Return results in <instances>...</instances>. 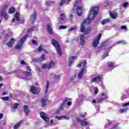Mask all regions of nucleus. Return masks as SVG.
Wrapping results in <instances>:
<instances>
[{
	"label": "nucleus",
	"instance_id": "14",
	"mask_svg": "<svg viewBox=\"0 0 129 129\" xmlns=\"http://www.w3.org/2000/svg\"><path fill=\"white\" fill-rule=\"evenodd\" d=\"M112 124V121L109 120H106V123L105 124V128H107V127H110Z\"/></svg>",
	"mask_w": 129,
	"mask_h": 129
},
{
	"label": "nucleus",
	"instance_id": "33",
	"mask_svg": "<svg viewBox=\"0 0 129 129\" xmlns=\"http://www.w3.org/2000/svg\"><path fill=\"white\" fill-rule=\"evenodd\" d=\"M16 12V10L14 8H11L9 10V14H14Z\"/></svg>",
	"mask_w": 129,
	"mask_h": 129
},
{
	"label": "nucleus",
	"instance_id": "26",
	"mask_svg": "<svg viewBox=\"0 0 129 129\" xmlns=\"http://www.w3.org/2000/svg\"><path fill=\"white\" fill-rule=\"evenodd\" d=\"M19 105V103H15L14 104V106L12 107L11 110L12 111H15L16 109L18 108V106Z\"/></svg>",
	"mask_w": 129,
	"mask_h": 129
},
{
	"label": "nucleus",
	"instance_id": "23",
	"mask_svg": "<svg viewBox=\"0 0 129 129\" xmlns=\"http://www.w3.org/2000/svg\"><path fill=\"white\" fill-rule=\"evenodd\" d=\"M110 19H106L102 20L101 24L102 25H106V24H108V23H110Z\"/></svg>",
	"mask_w": 129,
	"mask_h": 129
},
{
	"label": "nucleus",
	"instance_id": "8",
	"mask_svg": "<svg viewBox=\"0 0 129 129\" xmlns=\"http://www.w3.org/2000/svg\"><path fill=\"white\" fill-rule=\"evenodd\" d=\"M37 17V13L36 11L33 12V14L30 17V20L32 23V24H34L35 23V21H36V18Z\"/></svg>",
	"mask_w": 129,
	"mask_h": 129
},
{
	"label": "nucleus",
	"instance_id": "63",
	"mask_svg": "<svg viewBox=\"0 0 129 129\" xmlns=\"http://www.w3.org/2000/svg\"><path fill=\"white\" fill-rule=\"evenodd\" d=\"M27 69L28 71H32V69H31V67L30 66H27Z\"/></svg>",
	"mask_w": 129,
	"mask_h": 129
},
{
	"label": "nucleus",
	"instance_id": "11",
	"mask_svg": "<svg viewBox=\"0 0 129 129\" xmlns=\"http://www.w3.org/2000/svg\"><path fill=\"white\" fill-rule=\"evenodd\" d=\"M15 40L14 39V38H12L10 41L7 44L8 47L9 48H12L13 47V45L14 44H15Z\"/></svg>",
	"mask_w": 129,
	"mask_h": 129
},
{
	"label": "nucleus",
	"instance_id": "15",
	"mask_svg": "<svg viewBox=\"0 0 129 129\" xmlns=\"http://www.w3.org/2000/svg\"><path fill=\"white\" fill-rule=\"evenodd\" d=\"M71 0H61L59 4V7H62L63 5H69V3Z\"/></svg>",
	"mask_w": 129,
	"mask_h": 129
},
{
	"label": "nucleus",
	"instance_id": "42",
	"mask_svg": "<svg viewBox=\"0 0 129 129\" xmlns=\"http://www.w3.org/2000/svg\"><path fill=\"white\" fill-rule=\"evenodd\" d=\"M33 31H34V28H31L28 29L27 30V33L28 34H30V33H32V32H33Z\"/></svg>",
	"mask_w": 129,
	"mask_h": 129
},
{
	"label": "nucleus",
	"instance_id": "21",
	"mask_svg": "<svg viewBox=\"0 0 129 129\" xmlns=\"http://www.w3.org/2000/svg\"><path fill=\"white\" fill-rule=\"evenodd\" d=\"M86 63V60H84V61L80 62L78 64V67H83L82 68H84V69H85Z\"/></svg>",
	"mask_w": 129,
	"mask_h": 129
},
{
	"label": "nucleus",
	"instance_id": "25",
	"mask_svg": "<svg viewBox=\"0 0 129 129\" xmlns=\"http://www.w3.org/2000/svg\"><path fill=\"white\" fill-rule=\"evenodd\" d=\"M41 102L42 103V107H45L46 105H47V102L46 99L42 98L41 99Z\"/></svg>",
	"mask_w": 129,
	"mask_h": 129
},
{
	"label": "nucleus",
	"instance_id": "46",
	"mask_svg": "<svg viewBox=\"0 0 129 129\" xmlns=\"http://www.w3.org/2000/svg\"><path fill=\"white\" fill-rule=\"evenodd\" d=\"M98 92V88L97 87H95L94 94H97Z\"/></svg>",
	"mask_w": 129,
	"mask_h": 129
},
{
	"label": "nucleus",
	"instance_id": "53",
	"mask_svg": "<svg viewBox=\"0 0 129 129\" xmlns=\"http://www.w3.org/2000/svg\"><path fill=\"white\" fill-rule=\"evenodd\" d=\"M108 56V53H106L103 55V59H104V58H106Z\"/></svg>",
	"mask_w": 129,
	"mask_h": 129
},
{
	"label": "nucleus",
	"instance_id": "56",
	"mask_svg": "<svg viewBox=\"0 0 129 129\" xmlns=\"http://www.w3.org/2000/svg\"><path fill=\"white\" fill-rule=\"evenodd\" d=\"M42 50V45H40L39 47H38V52H41Z\"/></svg>",
	"mask_w": 129,
	"mask_h": 129
},
{
	"label": "nucleus",
	"instance_id": "54",
	"mask_svg": "<svg viewBox=\"0 0 129 129\" xmlns=\"http://www.w3.org/2000/svg\"><path fill=\"white\" fill-rule=\"evenodd\" d=\"M45 60V54H42L41 57V61H44Z\"/></svg>",
	"mask_w": 129,
	"mask_h": 129
},
{
	"label": "nucleus",
	"instance_id": "49",
	"mask_svg": "<svg viewBox=\"0 0 129 129\" xmlns=\"http://www.w3.org/2000/svg\"><path fill=\"white\" fill-rule=\"evenodd\" d=\"M61 77V76L60 75H56L54 76V79L56 80H59V79Z\"/></svg>",
	"mask_w": 129,
	"mask_h": 129
},
{
	"label": "nucleus",
	"instance_id": "31",
	"mask_svg": "<svg viewBox=\"0 0 129 129\" xmlns=\"http://www.w3.org/2000/svg\"><path fill=\"white\" fill-rule=\"evenodd\" d=\"M128 110V108H125V109H120L119 112L120 113H123L124 112H126Z\"/></svg>",
	"mask_w": 129,
	"mask_h": 129
},
{
	"label": "nucleus",
	"instance_id": "39",
	"mask_svg": "<svg viewBox=\"0 0 129 129\" xmlns=\"http://www.w3.org/2000/svg\"><path fill=\"white\" fill-rule=\"evenodd\" d=\"M48 64H44L42 66V69H48Z\"/></svg>",
	"mask_w": 129,
	"mask_h": 129
},
{
	"label": "nucleus",
	"instance_id": "3",
	"mask_svg": "<svg viewBox=\"0 0 129 129\" xmlns=\"http://www.w3.org/2000/svg\"><path fill=\"white\" fill-rule=\"evenodd\" d=\"M28 37V34H26L25 36L23 37L19 41H18L17 44L15 46V49L17 50H21L24 46V42Z\"/></svg>",
	"mask_w": 129,
	"mask_h": 129
},
{
	"label": "nucleus",
	"instance_id": "38",
	"mask_svg": "<svg viewBox=\"0 0 129 129\" xmlns=\"http://www.w3.org/2000/svg\"><path fill=\"white\" fill-rule=\"evenodd\" d=\"M127 7H128V3L125 2V3H123V4H122L123 8H127Z\"/></svg>",
	"mask_w": 129,
	"mask_h": 129
},
{
	"label": "nucleus",
	"instance_id": "28",
	"mask_svg": "<svg viewBox=\"0 0 129 129\" xmlns=\"http://www.w3.org/2000/svg\"><path fill=\"white\" fill-rule=\"evenodd\" d=\"M48 64V69H51V68H52L53 67V66H54V65H55V63H54L53 61H50L49 64Z\"/></svg>",
	"mask_w": 129,
	"mask_h": 129
},
{
	"label": "nucleus",
	"instance_id": "52",
	"mask_svg": "<svg viewBox=\"0 0 129 129\" xmlns=\"http://www.w3.org/2000/svg\"><path fill=\"white\" fill-rule=\"evenodd\" d=\"M81 101H82V99H81L80 97L77 99V102L78 103H79V102H81Z\"/></svg>",
	"mask_w": 129,
	"mask_h": 129
},
{
	"label": "nucleus",
	"instance_id": "5",
	"mask_svg": "<svg viewBox=\"0 0 129 129\" xmlns=\"http://www.w3.org/2000/svg\"><path fill=\"white\" fill-rule=\"evenodd\" d=\"M40 117H41V118L43 119L44 121H46V122H48V121H49V116H48V114L47 113L41 111L40 112Z\"/></svg>",
	"mask_w": 129,
	"mask_h": 129
},
{
	"label": "nucleus",
	"instance_id": "61",
	"mask_svg": "<svg viewBox=\"0 0 129 129\" xmlns=\"http://www.w3.org/2000/svg\"><path fill=\"white\" fill-rule=\"evenodd\" d=\"M55 118H57V119H60V118H62V116H55Z\"/></svg>",
	"mask_w": 129,
	"mask_h": 129
},
{
	"label": "nucleus",
	"instance_id": "48",
	"mask_svg": "<svg viewBox=\"0 0 129 129\" xmlns=\"http://www.w3.org/2000/svg\"><path fill=\"white\" fill-rule=\"evenodd\" d=\"M62 118L63 119H66V120H68L70 119V117H68V116H62Z\"/></svg>",
	"mask_w": 129,
	"mask_h": 129
},
{
	"label": "nucleus",
	"instance_id": "13",
	"mask_svg": "<svg viewBox=\"0 0 129 129\" xmlns=\"http://www.w3.org/2000/svg\"><path fill=\"white\" fill-rule=\"evenodd\" d=\"M83 72H84V67L82 68V71L79 73L78 75V79H82L83 78V75H84Z\"/></svg>",
	"mask_w": 129,
	"mask_h": 129
},
{
	"label": "nucleus",
	"instance_id": "60",
	"mask_svg": "<svg viewBox=\"0 0 129 129\" xmlns=\"http://www.w3.org/2000/svg\"><path fill=\"white\" fill-rule=\"evenodd\" d=\"M109 14H110V16L111 17V18L112 19H113V13L110 12V11H109Z\"/></svg>",
	"mask_w": 129,
	"mask_h": 129
},
{
	"label": "nucleus",
	"instance_id": "6",
	"mask_svg": "<svg viewBox=\"0 0 129 129\" xmlns=\"http://www.w3.org/2000/svg\"><path fill=\"white\" fill-rule=\"evenodd\" d=\"M30 91L33 93V94H38V93L40 92V89L34 86H32L30 88Z\"/></svg>",
	"mask_w": 129,
	"mask_h": 129
},
{
	"label": "nucleus",
	"instance_id": "44",
	"mask_svg": "<svg viewBox=\"0 0 129 129\" xmlns=\"http://www.w3.org/2000/svg\"><path fill=\"white\" fill-rule=\"evenodd\" d=\"M118 15L117 14V13H115V12H113V19H115L116 18H117Z\"/></svg>",
	"mask_w": 129,
	"mask_h": 129
},
{
	"label": "nucleus",
	"instance_id": "40",
	"mask_svg": "<svg viewBox=\"0 0 129 129\" xmlns=\"http://www.w3.org/2000/svg\"><path fill=\"white\" fill-rule=\"evenodd\" d=\"M64 105H65V104H64V103H62L61 104V105L59 106V110H62L63 109V108H64Z\"/></svg>",
	"mask_w": 129,
	"mask_h": 129
},
{
	"label": "nucleus",
	"instance_id": "36",
	"mask_svg": "<svg viewBox=\"0 0 129 129\" xmlns=\"http://www.w3.org/2000/svg\"><path fill=\"white\" fill-rule=\"evenodd\" d=\"M76 29H77V26H73L69 30V32H72V31L76 30Z\"/></svg>",
	"mask_w": 129,
	"mask_h": 129
},
{
	"label": "nucleus",
	"instance_id": "16",
	"mask_svg": "<svg viewBox=\"0 0 129 129\" xmlns=\"http://www.w3.org/2000/svg\"><path fill=\"white\" fill-rule=\"evenodd\" d=\"M77 13L78 16H81V14H82V8L80 6H78L77 7Z\"/></svg>",
	"mask_w": 129,
	"mask_h": 129
},
{
	"label": "nucleus",
	"instance_id": "20",
	"mask_svg": "<svg viewBox=\"0 0 129 129\" xmlns=\"http://www.w3.org/2000/svg\"><path fill=\"white\" fill-rule=\"evenodd\" d=\"M1 16L4 17L5 20H8V19H9V16H8V14L6 13V11H1Z\"/></svg>",
	"mask_w": 129,
	"mask_h": 129
},
{
	"label": "nucleus",
	"instance_id": "43",
	"mask_svg": "<svg viewBox=\"0 0 129 129\" xmlns=\"http://www.w3.org/2000/svg\"><path fill=\"white\" fill-rule=\"evenodd\" d=\"M67 28V27H66V26L64 25H60L59 27V29H62V30H64V29H66Z\"/></svg>",
	"mask_w": 129,
	"mask_h": 129
},
{
	"label": "nucleus",
	"instance_id": "1",
	"mask_svg": "<svg viewBox=\"0 0 129 129\" xmlns=\"http://www.w3.org/2000/svg\"><path fill=\"white\" fill-rule=\"evenodd\" d=\"M98 12V8L96 7H93L91 8L89 12V15L88 18L84 21L81 25L80 30L81 33H84L86 35H87L89 32L91 31V28L88 27L87 29H85L86 25H89L92 22L94 18H95L97 16V12Z\"/></svg>",
	"mask_w": 129,
	"mask_h": 129
},
{
	"label": "nucleus",
	"instance_id": "50",
	"mask_svg": "<svg viewBox=\"0 0 129 129\" xmlns=\"http://www.w3.org/2000/svg\"><path fill=\"white\" fill-rule=\"evenodd\" d=\"M31 43H32V44H33V45H37L38 44V42L35 40H32L31 41Z\"/></svg>",
	"mask_w": 129,
	"mask_h": 129
},
{
	"label": "nucleus",
	"instance_id": "18",
	"mask_svg": "<svg viewBox=\"0 0 129 129\" xmlns=\"http://www.w3.org/2000/svg\"><path fill=\"white\" fill-rule=\"evenodd\" d=\"M76 58H77V56H72L70 58V60L69 61V67H71V65H72V63L74 62V59H76Z\"/></svg>",
	"mask_w": 129,
	"mask_h": 129
},
{
	"label": "nucleus",
	"instance_id": "37",
	"mask_svg": "<svg viewBox=\"0 0 129 129\" xmlns=\"http://www.w3.org/2000/svg\"><path fill=\"white\" fill-rule=\"evenodd\" d=\"M70 100L71 99L70 98H66L63 99V102L62 103H64V104H65L66 102H69V101H70Z\"/></svg>",
	"mask_w": 129,
	"mask_h": 129
},
{
	"label": "nucleus",
	"instance_id": "7",
	"mask_svg": "<svg viewBox=\"0 0 129 129\" xmlns=\"http://www.w3.org/2000/svg\"><path fill=\"white\" fill-rule=\"evenodd\" d=\"M102 79V75H99L97 76L95 78L92 79V80H91V83H93V82H98L100 81V80H101Z\"/></svg>",
	"mask_w": 129,
	"mask_h": 129
},
{
	"label": "nucleus",
	"instance_id": "9",
	"mask_svg": "<svg viewBox=\"0 0 129 129\" xmlns=\"http://www.w3.org/2000/svg\"><path fill=\"white\" fill-rule=\"evenodd\" d=\"M77 120L79 122H80L81 125L84 126H85V125H88V124H89V122L86 121V119H84V121H82V120H80V119L77 118Z\"/></svg>",
	"mask_w": 129,
	"mask_h": 129
},
{
	"label": "nucleus",
	"instance_id": "35",
	"mask_svg": "<svg viewBox=\"0 0 129 129\" xmlns=\"http://www.w3.org/2000/svg\"><path fill=\"white\" fill-rule=\"evenodd\" d=\"M117 44H122L123 45H125L126 44V42L125 41L122 40V41H119L117 42Z\"/></svg>",
	"mask_w": 129,
	"mask_h": 129
},
{
	"label": "nucleus",
	"instance_id": "22",
	"mask_svg": "<svg viewBox=\"0 0 129 129\" xmlns=\"http://www.w3.org/2000/svg\"><path fill=\"white\" fill-rule=\"evenodd\" d=\"M107 96H106V95H104V94H102V98L98 100V102H102L103 100L107 99Z\"/></svg>",
	"mask_w": 129,
	"mask_h": 129
},
{
	"label": "nucleus",
	"instance_id": "62",
	"mask_svg": "<svg viewBox=\"0 0 129 129\" xmlns=\"http://www.w3.org/2000/svg\"><path fill=\"white\" fill-rule=\"evenodd\" d=\"M121 29H122V30H126V26H121Z\"/></svg>",
	"mask_w": 129,
	"mask_h": 129
},
{
	"label": "nucleus",
	"instance_id": "17",
	"mask_svg": "<svg viewBox=\"0 0 129 129\" xmlns=\"http://www.w3.org/2000/svg\"><path fill=\"white\" fill-rule=\"evenodd\" d=\"M60 22H66V15L65 13H62L60 16Z\"/></svg>",
	"mask_w": 129,
	"mask_h": 129
},
{
	"label": "nucleus",
	"instance_id": "19",
	"mask_svg": "<svg viewBox=\"0 0 129 129\" xmlns=\"http://www.w3.org/2000/svg\"><path fill=\"white\" fill-rule=\"evenodd\" d=\"M46 28L49 34H53V31L52 30V28H51V24H47L46 25Z\"/></svg>",
	"mask_w": 129,
	"mask_h": 129
},
{
	"label": "nucleus",
	"instance_id": "41",
	"mask_svg": "<svg viewBox=\"0 0 129 129\" xmlns=\"http://www.w3.org/2000/svg\"><path fill=\"white\" fill-rule=\"evenodd\" d=\"M107 65L109 67H112L113 66V62L112 61H109L107 63Z\"/></svg>",
	"mask_w": 129,
	"mask_h": 129
},
{
	"label": "nucleus",
	"instance_id": "2",
	"mask_svg": "<svg viewBox=\"0 0 129 129\" xmlns=\"http://www.w3.org/2000/svg\"><path fill=\"white\" fill-rule=\"evenodd\" d=\"M51 43L52 45L55 48V50L57 51V54L59 55V56H61L62 50H61V46H60L59 42L57 41L55 39H52Z\"/></svg>",
	"mask_w": 129,
	"mask_h": 129
},
{
	"label": "nucleus",
	"instance_id": "57",
	"mask_svg": "<svg viewBox=\"0 0 129 129\" xmlns=\"http://www.w3.org/2000/svg\"><path fill=\"white\" fill-rule=\"evenodd\" d=\"M33 61H34V62H39V61H40V59L38 58H36L33 59Z\"/></svg>",
	"mask_w": 129,
	"mask_h": 129
},
{
	"label": "nucleus",
	"instance_id": "24",
	"mask_svg": "<svg viewBox=\"0 0 129 129\" xmlns=\"http://www.w3.org/2000/svg\"><path fill=\"white\" fill-rule=\"evenodd\" d=\"M22 123H23V120L20 121L14 125V128L18 129L19 127H20V125H21V124H22Z\"/></svg>",
	"mask_w": 129,
	"mask_h": 129
},
{
	"label": "nucleus",
	"instance_id": "47",
	"mask_svg": "<svg viewBox=\"0 0 129 129\" xmlns=\"http://www.w3.org/2000/svg\"><path fill=\"white\" fill-rule=\"evenodd\" d=\"M10 99V97H4L2 98V100H9Z\"/></svg>",
	"mask_w": 129,
	"mask_h": 129
},
{
	"label": "nucleus",
	"instance_id": "55",
	"mask_svg": "<svg viewBox=\"0 0 129 129\" xmlns=\"http://www.w3.org/2000/svg\"><path fill=\"white\" fill-rule=\"evenodd\" d=\"M80 115L81 117H85L87 115V114H86V113H84V114H80Z\"/></svg>",
	"mask_w": 129,
	"mask_h": 129
},
{
	"label": "nucleus",
	"instance_id": "64",
	"mask_svg": "<svg viewBox=\"0 0 129 129\" xmlns=\"http://www.w3.org/2000/svg\"><path fill=\"white\" fill-rule=\"evenodd\" d=\"M71 104H72V103L71 101H69L67 103V105L69 106H70V105H71Z\"/></svg>",
	"mask_w": 129,
	"mask_h": 129
},
{
	"label": "nucleus",
	"instance_id": "32",
	"mask_svg": "<svg viewBox=\"0 0 129 129\" xmlns=\"http://www.w3.org/2000/svg\"><path fill=\"white\" fill-rule=\"evenodd\" d=\"M50 85V82H49V81H47V84H46V90H45V94L46 93H47V92H48V88H49V86Z\"/></svg>",
	"mask_w": 129,
	"mask_h": 129
},
{
	"label": "nucleus",
	"instance_id": "12",
	"mask_svg": "<svg viewBox=\"0 0 129 129\" xmlns=\"http://www.w3.org/2000/svg\"><path fill=\"white\" fill-rule=\"evenodd\" d=\"M80 43L81 46H84V44H85V36L84 35L81 36Z\"/></svg>",
	"mask_w": 129,
	"mask_h": 129
},
{
	"label": "nucleus",
	"instance_id": "45",
	"mask_svg": "<svg viewBox=\"0 0 129 129\" xmlns=\"http://www.w3.org/2000/svg\"><path fill=\"white\" fill-rule=\"evenodd\" d=\"M20 63H21V64L22 65H26V66H28V63H27L26 62V61H25V60H22L21 61Z\"/></svg>",
	"mask_w": 129,
	"mask_h": 129
},
{
	"label": "nucleus",
	"instance_id": "4",
	"mask_svg": "<svg viewBox=\"0 0 129 129\" xmlns=\"http://www.w3.org/2000/svg\"><path fill=\"white\" fill-rule=\"evenodd\" d=\"M101 34H99V36H97L94 40L93 43H92V45L93 47H97V45L99 44V41H100V39H101Z\"/></svg>",
	"mask_w": 129,
	"mask_h": 129
},
{
	"label": "nucleus",
	"instance_id": "10",
	"mask_svg": "<svg viewBox=\"0 0 129 129\" xmlns=\"http://www.w3.org/2000/svg\"><path fill=\"white\" fill-rule=\"evenodd\" d=\"M23 109H24L25 115L26 116H28V115H29V113L30 112V109H29V106L26 105H24Z\"/></svg>",
	"mask_w": 129,
	"mask_h": 129
},
{
	"label": "nucleus",
	"instance_id": "29",
	"mask_svg": "<svg viewBox=\"0 0 129 129\" xmlns=\"http://www.w3.org/2000/svg\"><path fill=\"white\" fill-rule=\"evenodd\" d=\"M23 74H24L26 77H29V76H32V74L30 72H23Z\"/></svg>",
	"mask_w": 129,
	"mask_h": 129
},
{
	"label": "nucleus",
	"instance_id": "34",
	"mask_svg": "<svg viewBox=\"0 0 129 129\" xmlns=\"http://www.w3.org/2000/svg\"><path fill=\"white\" fill-rule=\"evenodd\" d=\"M52 4H54V1H47L46 2V4L47 7L51 6V5H52Z\"/></svg>",
	"mask_w": 129,
	"mask_h": 129
},
{
	"label": "nucleus",
	"instance_id": "51",
	"mask_svg": "<svg viewBox=\"0 0 129 129\" xmlns=\"http://www.w3.org/2000/svg\"><path fill=\"white\" fill-rule=\"evenodd\" d=\"M18 72V70H15L12 72H10L8 73V74L11 75V74H14L15 73H17Z\"/></svg>",
	"mask_w": 129,
	"mask_h": 129
},
{
	"label": "nucleus",
	"instance_id": "59",
	"mask_svg": "<svg viewBox=\"0 0 129 129\" xmlns=\"http://www.w3.org/2000/svg\"><path fill=\"white\" fill-rule=\"evenodd\" d=\"M69 18L70 20H72L73 19V15L72 14H70Z\"/></svg>",
	"mask_w": 129,
	"mask_h": 129
},
{
	"label": "nucleus",
	"instance_id": "58",
	"mask_svg": "<svg viewBox=\"0 0 129 129\" xmlns=\"http://www.w3.org/2000/svg\"><path fill=\"white\" fill-rule=\"evenodd\" d=\"M3 11H6V10H7V9H8V5H5L3 7Z\"/></svg>",
	"mask_w": 129,
	"mask_h": 129
},
{
	"label": "nucleus",
	"instance_id": "27",
	"mask_svg": "<svg viewBox=\"0 0 129 129\" xmlns=\"http://www.w3.org/2000/svg\"><path fill=\"white\" fill-rule=\"evenodd\" d=\"M14 17L17 21H20V14H19V13L16 12V13L14 15Z\"/></svg>",
	"mask_w": 129,
	"mask_h": 129
},
{
	"label": "nucleus",
	"instance_id": "30",
	"mask_svg": "<svg viewBox=\"0 0 129 129\" xmlns=\"http://www.w3.org/2000/svg\"><path fill=\"white\" fill-rule=\"evenodd\" d=\"M82 1L81 0H76L75 3H74V7H76L77 5H80L81 4Z\"/></svg>",
	"mask_w": 129,
	"mask_h": 129
}]
</instances>
